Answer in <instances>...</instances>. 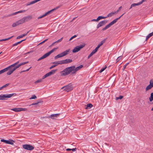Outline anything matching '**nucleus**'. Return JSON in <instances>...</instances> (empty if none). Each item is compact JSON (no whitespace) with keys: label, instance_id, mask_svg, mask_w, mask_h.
<instances>
[{"label":"nucleus","instance_id":"obj_32","mask_svg":"<svg viewBox=\"0 0 153 153\" xmlns=\"http://www.w3.org/2000/svg\"><path fill=\"white\" fill-rule=\"evenodd\" d=\"M53 50L52 49V50H51V51H49V52H48V53H46V54H47V55L48 56H49L50 55V54L52 53H53Z\"/></svg>","mask_w":153,"mask_h":153},{"label":"nucleus","instance_id":"obj_11","mask_svg":"<svg viewBox=\"0 0 153 153\" xmlns=\"http://www.w3.org/2000/svg\"><path fill=\"white\" fill-rule=\"evenodd\" d=\"M19 63V61H18L15 63L9 66V67H7L6 68H5L3 69H2V70L4 72H6L7 71L9 68H10L11 67H13L14 66H15L16 65H17L18 64V63Z\"/></svg>","mask_w":153,"mask_h":153},{"label":"nucleus","instance_id":"obj_30","mask_svg":"<svg viewBox=\"0 0 153 153\" xmlns=\"http://www.w3.org/2000/svg\"><path fill=\"white\" fill-rule=\"evenodd\" d=\"M19 25L17 21L16 22L14 23L12 25V26L13 27H15L18 25Z\"/></svg>","mask_w":153,"mask_h":153},{"label":"nucleus","instance_id":"obj_42","mask_svg":"<svg viewBox=\"0 0 153 153\" xmlns=\"http://www.w3.org/2000/svg\"><path fill=\"white\" fill-rule=\"evenodd\" d=\"M77 36L76 35H74V36H73L71 37L70 39H69V41L71 40L73 38L76 37Z\"/></svg>","mask_w":153,"mask_h":153},{"label":"nucleus","instance_id":"obj_41","mask_svg":"<svg viewBox=\"0 0 153 153\" xmlns=\"http://www.w3.org/2000/svg\"><path fill=\"white\" fill-rule=\"evenodd\" d=\"M25 11H26L25 10H20V11H17V12H18V13H24V12H25Z\"/></svg>","mask_w":153,"mask_h":153},{"label":"nucleus","instance_id":"obj_46","mask_svg":"<svg viewBox=\"0 0 153 153\" xmlns=\"http://www.w3.org/2000/svg\"><path fill=\"white\" fill-rule=\"evenodd\" d=\"M121 8H122V6H120V7H119L118 9L116 11H115V12H116V13H117L118 12H119L120 11V10H121Z\"/></svg>","mask_w":153,"mask_h":153},{"label":"nucleus","instance_id":"obj_22","mask_svg":"<svg viewBox=\"0 0 153 153\" xmlns=\"http://www.w3.org/2000/svg\"><path fill=\"white\" fill-rule=\"evenodd\" d=\"M106 39L102 41L99 44H98V46L100 47L101 46H102L103 45V43H104L105 42Z\"/></svg>","mask_w":153,"mask_h":153},{"label":"nucleus","instance_id":"obj_21","mask_svg":"<svg viewBox=\"0 0 153 153\" xmlns=\"http://www.w3.org/2000/svg\"><path fill=\"white\" fill-rule=\"evenodd\" d=\"M48 56H47V55L46 53H45V54L44 55L42 56L39 59H38L37 61H40V60H42V59H43L46 58V57H47Z\"/></svg>","mask_w":153,"mask_h":153},{"label":"nucleus","instance_id":"obj_18","mask_svg":"<svg viewBox=\"0 0 153 153\" xmlns=\"http://www.w3.org/2000/svg\"><path fill=\"white\" fill-rule=\"evenodd\" d=\"M29 31H29L26 33H25V34H23L22 35H20V36H17L16 38V39H19L20 38H22L23 37L25 36H26L27 35V33H29Z\"/></svg>","mask_w":153,"mask_h":153},{"label":"nucleus","instance_id":"obj_43","mask_svg":"<svg viewBox=\"0 0 153 153\" xmlns=\"http://www.w3.org/2000/svg\"><path fill=\"white\" fill-rule=\"evenodd\" d=\"M63 38V37H62L60 39H59L58 40H57V41H56V42L58 43V42H61L62 41Z\"/></svg>","mask_w":153,"mask_h":153},{"label":"nucleus","instance_id":"obj_49","mask_svg":"<svg viewBox=\"0 0 153 153\" xmlns=\"http://www.w3.org/2000/svg\"><path fill=\"white\" fill-rule=\"evenodd\" d=\"M20 108L22 109H20V110H21V111H25L27 110V109L26 108Z\"/></svg>","mask_w":153,"mask_h":153},{"label":"nucleus","instance_id":"obj_52","mask_svg":"<svg viewBox=\"0 0 153 153\" xmlns=\"http://www.w3.org/2000/svg\"><path fill=\"white\" fill-rule=\"evenodd\" d=\"M97 51L95 50V49L93 50L91 52L94 54V53H95Z\"/></svg>","mask_w":153,"mask_h":153},{"label":"nucleus","instance_id":"obj_45","mask_svg":"<svg viewBox=\"0 0 153 153\" xmlns=\"http://www.w3.org/2000/svg\"><path fill=\"white\" fill-rule=\"evenodd\" d=\"M9 85H10L9 83L6 84L5 85L2 86V87H3V88H6V87H7V86H8Z\"/></svg>","mask_w":153,"mask_h":153},{"label":"nucleus","instance_id":"obj_31","mask_svg":"<svg viewBox=\"0 0 153 153\" xmlns=\"http://www.w3.org/2000/svg\"><path fill=\"white\" fill-rule=\"evenodd\" d=\"M106 17H105L101 16H99L97 18V19H98L97 20H98L99 21V20H100V19H104Z\"/></svg>","mask_w":153,"mask_h":153},{"label":"nucleus","instance_id":"obj_34","mask_svg":"<svg viewBox=\"0 0 153 153\" xmlns=\"http://www.w3.org/2000/svg\"><path fill=\"white\" fill-rule=\"evenodd\" d=\"M122 58V56L118 57L116 60V63L117 62Z\"/></svg>","mask_w":153,"mask_h":153},{"label":"nucleus","instance_id":"obj_1","mask_svg":"<svg viewBox=\"0 0 153 153\" xmlns=\"http://www.w3.org/2000/svg\"><path fill=\"white\" fill-rule=\"evenodd\" d=\"M83 67L82 65L75 68L74 66L68 67L65 69L60 72L61 76H65L69 75L70 73L72 74H75L78 70H80Z\"/></svg>","mask_w":153,"mask_h":153},{"label":"nucleus","instance_id":"obj_59","mask_svg":"<svg viewBox=\"0 0 153 153\" xmlns=\"http://www.w3.org/2000/svg\"><path fill=\"white\" fill-rule=\"evenodd\" d=\"M59 54H60V56H61V57L64 56V55H63L62 53H60Z\"/></svg>","mask_w":153,"mask_h":153},{"label":"nucleus","instance_id":"obj_61","mask_svg":"<svg viewBox=\"0 0 153 153\" xmlns=\"http://www.w3.org/2000/svg\"><path fill=\"white\" fill-rule=\"evenodd\" d=\"M48 15V13L47 12L45 14H43V15L44 17L45 16H46L47 15Z\"/></svg>","mask_w":153,"mask_h":153},{"label":"nucleus","instance_id":"obj_44","mask_svg":"<svg viewBox=\"0 0 153 153\" xmlns=\"http://www.w3.org/2000/svg\"><path fill=\"white\" fill-rule=\"evenodd\" d=\"M93 54H94L92 52H91L88 55V59L90 58L92 55H93Z\"/></svg>","mask_w":153,"mask_h":153},{"label":"nucleus","instance_id":"obj_23","mask_svg":"<svg viewBox=\"0 0 153 153\" xmlns=\"http://www.w3.org/2000/svg\"><path fill=\"white\" fill-rule=\"evenodd\" d=\"M116 14V12H111V13H109L108 15L107 16V17H111L114 14Z\"/></svg>","mask_w":153,"mask_h":153},{"label":"nucleus","instance_id":"obj_35","mask_svg":"<svg viewBox=\"0 0 153 153\" xmlns=\"http://www.w3.org/2000/svg\"><path fill=\"white\" fill-rule=\"evenodd\" d=\"M37 98L36 97L35 95H33L32 97L30 98V100H32L33 99H35Z\"/></svg>","mask_w":153,"mask_h":153},{"label":"nucleus","instance_id":"obj_24","mask_svg":"<svg viewBox=\"0 0 153 153\" xmlns=\"http://www.w3.org/2000/svg\"><path fill=\"white\" fill-rule=\"evenodd\" d=\"M57 71V69L55 70H53L49 72L51 75L54 74Z\"/></svg>","mask_w":153,"mask_h":153},{"label":"nucleus","instance_id":"obj_55","mask_svg":"<svg viewBox=\"0 0 153 153\" xmlns=\"http://www.w3.org/2000/svg\"><path fill=\"white\" fill-rule=\"evenodd\" d=\"M55 67V66L54 65H53L51 66L49 68L50 69H51Z\"/></svg>","mask_w":153,"mask_h":153},{"label":"nucleus","instance_id":"obj_16","mask_svg":"<svg viewBox=\"0 0 153 153\" xmlns=\"http://www.w3.org/2000/svg\"><path fill=\"white\" fill-rule=\"evenodd\" d=\"M28 63V62H23L18 65H17V64L16 65H15V67L17 69V68H19L20 66L23 65H25L27 63Z\"/></svg>","mask_w":153,"mask_h":153},{"label":"nucleus","instance_id":"obj_57","mask_svg":"<svg viewBox=\"0 0 153 153\" xmlns=\"http://www.w3.org/2000/svg\"><path fill=\"white\" fill-rule=\"evenodd\" d=\"M100 47H98V46H97L95 48V50H96V51H97L98 50V49Z\"/></svg>","mask_w":153,"mask_h":153},{"label":"nucleus","instance_id":"obj_19","mask_svg":"<svg viewBox=\"0 0 153 153\" xmlns=\"http://www.w3.org/2000/svg\"><path fill=\"white\" fill-rule=\"evenodd\" d=\"M20 108H14L11 109V110L14 111L16 112H18L20 111H21Z\"/></svg>","mask_w":153,"mask_h":153},{"label":"nucleus","instance_id":"obj_5","mask_svg":"<svg viewBox=\"0 0 153 153\" xmlns=\"http://www.w3.org/2000/svg\"><path fill=\"white\" fill-rule=\"evenodd\" d=\"M85 44H83L82 45H80L79 46H77L75 47L72 51V52L74 53H76L80 51L82 48L85 47Z\"/></svg>","mask_w":153,"mask_h":153},{"label":"nucleus","instance_id":"obj_12","mask_svg":"<svg viewBox=\"0 0 153 153\" xmlns=\"http://www.w3.org/2000/svg\"><path fill=\"white\" fill-rule=\"evenodd\" d=\"M72 61V60L70 59H66L65 60H61L62 65L68 64L71 62Z\"/></svg>","mask_w":153,"mask_h":153},{"label":"nucleus","instance_id":"obj_40","mask_svg":"<svg viewBox=\"0 0 153 153\" xmlns=\"http://www.w3.org/2000/svg\"><path fill=\"white\" fill-rule=\"evenodd\" d=\"M61 57V56H60L59 54L56 56L55 57V59H56L59 58Z\"/></svg>","mask_w":153,"mask_h":153},{"label":"nucleus","instance_id":"obj_36","mask_svg":"<svg viewBox=\"0 0 153 153\" xmlns=\"http://www.w3.org/2000/svg\"><path fill=\"white\" fill-rule=\"evenodd\" d=\"M18 14V12H14V13H12V14H10L9 15V16H12L14 15H16V14Z\"/></svg>","mask_w":153,"mask_h":153},{"label":"nucleus","instance_id":"obj_7","mask_svg":"<svg viewBox=\"0 0 153 153\" xmlns=\"http://www.w3.org/2000/svg\"><path fill=\"white\" fill-rule=\"evenodd\" d=\"M60 115V114H52L49 117H43V118H51L52 119H56V118L58 117Z\"/></svg>","mask_w":153,"mask_h":153},{"label":"nucleus","instance_id":"obj_39","mask_svg":"<svg viewBox=\"0 0 153 153\" xmlns=\"http://www.w3.org/2000/svg\"><path fill=\"white\" fill-rule=\"evenodd\" d=\"M123 98V96H120L118 97H116V100H117L119 99L121 100Z\"/></svg>","mask_w":153,"mask_h":153},{"label":"nucleus","instance_id":"obj_25","mask_svg":"<svg viewBox=\"0 0 153 153\" xmlns=\"http://www.w3.org/2000/svg\"><path fill=\"white\" fill-rule=\"evenodd\" d=\"M153 35V32L149 34L146 36V40H147L149 39L150 37L152 36Z\"/></svg>","mask_w":153,"mask_h":153},{"label":"nucleus","instance_id":"obj_60","mask_svg":"<svg viewBox=\"0 0 153 153\" xmlns=\"http://www.w3.org/2000/svg\"><path fill=\"white\" fill-rule=\"evenodd\" d=\"M76 149H77L76 148L73 149H71V150H72V151L73 152H74V151H76Z\"/></svg>","mask_w":153,"mask_h":153},{"label":"nucleus","instance_id":"obj_56","mask_svg":"<svg viewBox=\"0 0 153 153\" xmlns=\"http://www.w3.org/2000/svg\"><path fill=\"white\" fill-rule=\"evenodd\" d=\"M40 102H38L36 103H33L32 104V105H36L38 104L39 103H40Z\"/></svg>","mask_w":153,"mask_h":153},{"label":"nucleus","instance_id":"obj_17","mask_svg":"<svg viewBox=\"0 0 153 153\" xmlns=\"http://www.w3.org/2000/svg\"><path fill=\"white\" fill-rule=\"evenodd\" d=\"M53 64H54V65L55 66H56L58 65H61V61H55L54 62H53L52 63Z\"/></svg>","mask_w":153,"mask_h":153},{"label":"nucleus","instance_id":"obj_64","mask_svg":"<svg viewBox=\"0 0 153 153\" xmlns=\"http://www.w3.org/2000/svg\"><path fill=\"white\" fill-rule=\"evenodd\" d=\"M31 4L30 2H29L27 3L26 5L27 6L30 5Z\"/></svg>","mask_w":153,"mask_h":153},{"label":"nucleus","instance_id":"obj_63","mask_svg":"<svg viewBox=\"0 0 153 153\" xmlns=\"http://www.w3.org/2000/svg\"><path fill=\"white\" fill-rule=\"evenodd\" d=\"M47 77V76H46L45 75V74L44 75L43 77H42V80L43 79H44L45 78Z\"/></svg>","mask_w":153,"mask_h":153},{"label":"nucleus","instance_id":"obj_37","mask_svg":"<svg viewBox=\"0 0 153 153\" xmlns=\"http://www.w3.org/2000/svg\"><path fill=\"white\" fill-rule=\"evenodd\" d=\"M18 14V12H14V13H12V14H10L9 15V16H12L14 15H16V14Z\"/></svg>","mask_w":153,"mask_h":153},{"label":"nucleus","instance_id":"obj_50","mask_svg":"<svg viewBox=\"0 0 153 153\" xmlns=\"http://www.w3.org/2000/svg\"><path fill=\"white\" fill-rule=\"evenodd\" d=\"M97 19H92L91 20V22H94V21H96V22H98V20H97Z\"/></svg>","mask_w":153,"mask_h":153},{"label":"nucleus","instance_id":"obj_47","mask_svg":"<svg viewBox=\"0 0 153 153\" xmlns=\"http://www.w3.org/2000/svg\"><path fill=\"white\" fill-rule=\"evenodd\" d=\"M54 10H55L54 9H53L52 10H51L50 11H48V12H47V13H48V14H50L51 12L53 11Z\"/></svg>","mask_w":153,"mask_h":153},{"label":"nucleus","instance_id":"obj_6","mask_svg":"<svg viewBox=\"0 0 153 153\" xmlns=\"http://www.w3.org/2000/svg\"><path fill=\"white\" fill-rule=\"evenodd\" d=\"M24 149L29 150H32L34 149V147L29 144L23 145L22 146Z\"/></svg>","mask_w":153,"mask_h":153},{"label":"nucleus","instance_id":"obj_10","mask_svg":"<svg viewBox=\"0 0 153 153\" xmlns=\"http://www.w3.org/2000/svg\"><path fill=\"white\" fill-rule=\"evenodd\" d=\"M15 66L13 67H11L8 70L9 71L7 73V75H10L16 69Z\"/></svg>","mask_w":153,"mask_h":153},{"label":"nucleus","instance_id":"obj_20","mask_svg":"<svg viewBox=\"0 0 153 153\" xmlns=\"http://www.w3.org/2000/svg\"><path fill=\"white\" fill-rule=\"evenodd\" d=\"M17 22L19 25L22 24L25 22L23 18L17 21Z\"/></svg>","mask_w":153,"mask_h":153},{"label":"nucleus","instance_id":"obj_13","mask_svg":"<svg viewBox=\"0 0 153 153\" xmlns=\"http://www.w3.org/2000/svg\"><path fill=\"white\" fill-rule=\"evenodd\" d=\"M107 22V21L105 20L102 21L100 22L97 26V28H98L104 25Z\"/></svg>","mask_w":153,"mask_h":153},{"label":"nucleus","instance_id":"obj_2","mask_svg":"<svg viewBox=\"0 0 153 153\" xmlns=\"http://www.w3.org/2000/svg\"><path fill=\"white\" fill-rule=\"evenodd\" d=\"M125 13H123L122 15H121L119 17L117 18L116 19H114V20H113L112 22H111L110 23H109L108 24L106 25L104 28H103L102 30V31H104L105 30H106L107 29H108L109 27H110L111 26L114 25V24L116 23L117 21Z\"/></svg>","mask_w":153,"mask_h":153},{"label":"nucleus","instance_id":"obj_48","mask_svg":"<svg viewBox=\"0 0 153 153\" xmlns=\"http://www.w3.org/2000/svg\"><path fill=\"white\" fill-rule=\"evenodd\" d=\"M129 64V63H127L126 64H125V65H124L123 67V70H124L126 68V66L128 65Z\"/></svg>","mask_w":153,"mask_h":153},{"label":"nucleus","instance_id":"obj_53","mask_svg":"<svg viewBox=\"0 0 153 153\" xmlns=\"http://www.w3.org/2000/svg\"><path fill=\"white\" fill-rule=\"evenodd\" d=\"M31 68V67H30L29 68L27 69V70H25V71H22L21 72H21H25V71H28Z\"/></svg>","mask_w":153,"mask_h":153},{"label":"nucleus","instance_id":"obj_51","mask_svg":"<svg viewBox=\"0 0 153 153\" xmlns=\"http://www.w3.org/2000/svg\"><path fill=\"white\" fill-rule=\"evenodd\" d=\"M44 17L43 15H42L41 16H40L39 17H38L37 19H41V18H43Z\"/></svg>","mask_w":153,"mask_h":153},{"label":"nucleus","instance_id":"obj_26","mask_svg":"<svg viewBox=\"0 0 153 153\" xmlns=\"http://www.w3.org/2000/svg\"><path fill=\"white\" fill-rule=\"evenodd\" d=\"M70 51V49H69L68 50H66L65 51H64V52H62V53L64 55V56H65L66 55H67L68 53Z\"/></svg>","mask_w":153,"mask_h":153},{"label":"nucleus","instance_id":"obj_14","mask_svg":"<svg viewBox=\"0 0 153 153\" xmlns=\"http://www.w3.org/2000/svg\"><path fill=\"white\" fill-rule=\"evenodd\" d=\"M23 19L25 22H27L29 20H31L33 18V17L32 16H27L23 18Z\"/></svg>","mask_w":153,"mask_h":153},{"label":"nucleus","instance_id":"obj_62","mask_svg":"<svg viewBox=\"0 0 153 153\" xmlns=\"http://www.w3.org/2000/svg\"><path fill=\"white\" fill-rule=\"evenodd\" d=\"M48 15V13L47 12L45 14H43V15L44 17L45 16H46L47 15Z\"/></svg>","mask_w":153,"mask_h":153},{"label":"nucleus","instance_id":"obj_33","mask_svg":"<svg viewBox=\"0 0 153 153\" xmlns=\"http://www.w3.org/2000/svg\"><path fill=\"white\" fill-rule=\"evenodd\" d=\"M42 81V79H39L35 82V83L37 84L39 82H40Z\"/></svg>","mask_w":153,"mask_h":153},{"label":"nucleus","instance_id":"obj_4","mask_svg":"<svg viewBox=\"0 0 153 153\" xmlns=\"http://www.w3.org/2000/svg\"><path fill=\"white\" fill-rule=\"evenodd\" d=\"M64 88V90L65 91L68 92L71 91L73 89V87L71 84H69L68 85L62 87L61 89Z\"/></svg>","mask_w":153,"mask_h":153},{"label":"nucleus","instance_id":"obj_8","mask_svg":"<svg viewBox=\"0 0 153 153\" xmlns=\"http://www.w3.org/2000/svg\"><path fill=\"white\" fill-rule=\"evenodd\" d=\"M1 142H4L7 144H8L11 145H13L14 141L11 139H9V140H6L4 139H1Z\"/></svg>","mask_w":153,"mask_h":153},{"label":"nucleus","instance_id":"obj_9","mask_svg":"<svg viewBox=\"0 0 153 153\" xmlns=\"http://www.w3.org/2000/svg\"><path fill=\"white\" fill-rule=\"evenodd\" d=\"M153 87V80H151L149 82V84L146 88L145 90L146 91L151 89Z\"/></svg>","mask_w":153,"mask_h":153},{"label":"nucleus","instance_id":"obj_27","mask_svg":"<svg viewBox=\"0 0 153 153\" xmlns=\"http://www.w3.org/2000/svg\"><path fill=\"white\" fill-rule=\"evenodd\" d=\"M93 106V105L91 103H88L87 104L86 107L85 108L86 109L90 108Z\"/></svg>","mask_w":153,"mask_h":153},{"label":"nucleus","instance_id":"obj_58","mask_svg":"<svg viewBox=\"0 0 153 153\" xmlns=\"http://www.w3.org/2000/svg\"><path fill=\"white\" fill-rule=\"evenodd\" d=\"M58 48L57 47L56 48H53L52 50H53V51L54 52Z\"/></svg>","mask_w":153,"mask_h":153},{"label":"nucleus","instance_id":"obj_3","mask_svg":"<svg viewBox=\"0 0 153 153\" xmlns=\"http://www.w3.org/2000/svg\"><path fill=\"white\" fill-rule=\"evenodd\" d=\"M16 93H14L10 94H1L0 95V100H5L7 98H10L13 96H16Z\"/></svg>","mask_w":153,"mask_h":153},{"label":"nucleus","instance_id":"obj_54","mask_svg":"<svg viewBox=\"0 0 153 153\" xmlns=\"http://www.w3.org/2000/svg\"><path fill=\"white\" fill-rule=\"evenodd\" d=\"M45 75L47 77H48V76H51V75H50V73H49V72H48V73H47L46 74H45Z\"/></svg>","mask_w":153,"mask_h":153},{"label":"nucleus","instance_id":"obj_28","mask_svg":"<svg viewBox=\"0 0 153 153\" xmlns=\"http://www.w3.org/2000/svg\"><path fill=\"white\" fill-rule=\"evenodd\" d=\"M149 100L150 102H151L153 100V92L152 93L150 94V96L149 97Z\"/></svg>","mask_w":153,"mask_h":153},{"label":"nucleus","instance_id":"obj_15","mask_svg":"<svg viewBox=\"0 0 153 153\" xmlns=\"http://www.w3.org/2000/svg\"><path fill=\"white\" fill-rule=\"evenodd\" d=\"M145 1L144 0H142L139 3H134L131 4V6L133 7H135L141 4H142V3Z\"/></svg>","mask_w":153,"mask_h":153},{"label":"nucleus","instance_id":"obj_29","mask_svg":"<svg viewBox=\"0 0 153 153\" xmlns=\"http://www.w3.org/2000/svg\"><path fill=\"white\" fill-rule=\"evenodd\" d=\"M13 36H12L11 37H9V38H6V39H1V40H0V42L3 41H7V40H8L10 39L11 38H12Z\"/></svg>","mask_w":153,"mask_h":153},{"label":"nucleus","instance_id":"obj_38","mask_svg":"<svg viewBox=\"0 0 153 153\" xmlns=\"http://www.w3.org/2000/svg\"><path fill=\"white\" fill-rule=\"evenodd\" d=\"M106 68H107V66L106 65V66H105V67L104 68H102V69H101L100 71H100V73H101L102 72V71H103L104 70H105V69Z\"/></svg>","mask_w":153,"mask_h":153}]
</instances>
